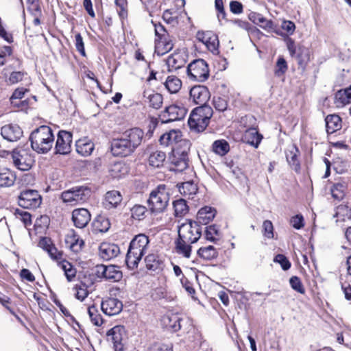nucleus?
I'll list each match as a JSON object with an SVG mask.
<instances>
[{"mask_svg": "<svg viewBox=\"0 0 351 351\" xmlns=\"http://www.w3.org/2000/svg\"><path fill=\"white\" fill-rule=\"evenodd\" d=\"M212 149L216 154L223 156L230 151V145L226 140H217L213 143Z\"/></svg>", "mask_w": 351, "mask_h": 351, "instance_id": "obj_44", "label": "nucleus"}, {"mask_svg": "<svg viewBox=\"0 0 351 351\" xmlns=\"http://www.w3.org/2000/svg\"><path fill=\"white\" fill-rule=\"evenodd\" d=\"M294 58L300 65L306 64L310 60L309 50L304 47H299Z\"/></svg>", "mask_w": 351, "mask_h": 351, "instance_id": "obj_47", "label": "nucleus"}, {"mask_svg": "<svg viewBox=\"0 0 351 351\" xmlns=\"http://www.w3.org/2000/svg\"><path fill=\"white\" fill-rule=\"evenodd\" d=\"M300 151L295 145H292L286 152V158L291 167L295 171L300 170V163L298 160Z\"/></svg>", "mask_w": 351, "mask_h": 351, "instance_id": "obj_27", "label": "nucleus"}, {"mask_svg": "<svg viewBox=\"0 0 351 351\" xmlns=\"http://www.w3.org/2000/svg\"><path fill=\"white\" fill-rule=\"evenodd\" d=\"M145 261L147 268L152 270H155L158 267L159 263L158 260L154 254L147 255L145 258Z\"/></svg>", "mask_w": 351, "mask_h": 351, "instance_id": "obj_59", "label": "nucleus"}, {"mask_svg": "<svg viewBox=\"0 0 351 351\" xmlns=\"http://www.w3.org/2000/svg\"><path fill=\"white\" fill-rule=\"evenodd\" d=\"M197 186L192 181L185 182L179 186V192L183 196L188 198H193V196L197 193Z\"/></svg>", "mask_w": 351, "mask_h": 351, "instance_id": "obj_38", "label": "nucleus"}, {"mask_svg": "<svg viewBox=\"0 0 351 351\" xmlns=\"http://www.w3.org/2000/svg\"><path fill=\"white\" fill-rule=\"evenodd\" d=\"M101 308L106 315L114 316L121 313L123 309V304L117 298H108L101 302Z\"/></svg>", "mask_w": 351, "mask_h": 351, "instance_id": "obj_15", "label": "nucleus"}, {"mask_svg": "<svg viewBox=\"0 0 351 351\" xmlns=\"http://www.w3.org/2000/svg\"><path fill=\"white\" fill-rule=\"evenodd\" d=\"M274 262L278 263L283 270H287L291 267V263L285 256L278 254L274 258Z\"/></svg>", "mask_w": 351, "mask_h": 351, "instance_id": "obj_61", "label": "nucleus"}, {"mask_svg": "<svg viewBox=\"0 0 351 351\" xmlns=\"http://www.w3.org/2000/svg\"><path fill=\"white\" fill-rule=\"evenodd\" d=\"M165 86L171 93H178L182 87V81L174 75L167 77Z\"/></svg>", "mask_w": 351, "mask_h": 351, "instance_id": "obj_41", "label": "nucleus"}, {"mask_svg": "<svg viewBox=\"0 0 351 351\" xmlns=\"http://www.w3.org/2000/svg\"><path fill=\"white\" fill-rule=\"evenodd\" d=\"M287 69V65L283 58H279L276 62V69L275 70L276 75L280 77L282 75Z\"/></svg>", "mask_w": 351, "mask_h": 351, "instance_id": "obj_58", "label": "nucleus"}, {"mask_svg": "<svg viewBox=\"0 0 351 351\" xmlns=\"http://www.w3.org/2000/svg\"><path fill=\"white\" fill-rule=\"evenodd\" d=\"M186 54L182 51H177L169 56L166 60L168 71L173 72L183 67L186 62Z\"/></svg>", "mask_w": 351, "mask_h": 351, "instance_id": "obj_17", "label": "nucleus"}, {"mask_svg": "<svg viewBox=\"0 0 351 351\" xmlns=\"http://www.w3.org/2000/svg\"><path fill=\"white\" fill-rule=\"evenodd\" d=\"M72 134L69 132L60 130L56 143V152L60 154H68L71 150Z\"/></svg>", "mask_w": 351, "mask_h": 351, "instance_id": "obj_12", "label": "nucleus"}, {"mask_svg": "<svg viewBox=\"0 0 351 351\" xmlns=\"http://www.w3.org/2000/svg\"><path fill=\"white\" fill-rule=\"evenodd\" d=\"M215 8L217 11V18L219 21H221V19L226 18V12L223 7V0H215Z\"/></svg>", "mask_w": 351, "mask_h": 351, "instance_id": "obj_63", "label": "nucleus"}, {"mask_svg": "<svg viewBox=\"0 0 351 351\" xmlns=\"http://www.w3.org/2000/svg\"><path fill=\"white\" fill-rule=\"evenodd\" d=\"M291 288L300 293H304L305 289L300 279L297 276H292L289 280Z\"/></svg>", "mask_w": 351, "mask_h": 351, "instance_id": "obj_56", "label": "nucleus"}, {"mask_svg": "<svg viewBox=\"0 0 351 351\" xmlns=\"http://www.w3.org/2000/svg\"><path fill=\"white\" fill-rule=\"evenodd\" d=\"M95 226L99 232H106L110 228V222L108 218L99 216L95 221Z\"/></svg>", "mask_w": 351, "mask_h": 351, "instance_id": "obj_52", "label": "nucleus"}, {"mask_svg": "<svg viewBox=\"0 0 351 351\" xmlns=\"http://www.w3.org/2000/svg\"><path fill=\"white\" fill-rule=\"evenodd\" d=\"M115 4L117 6V11L119 16L124 19L128 15V11L126 9L127 2L125 0H115Z\"/></svg>", "mask_w": 351, "mask_h": 351, "instance_id": "obj_57", "label": "nucleus"}, {"mask_svg": "<svg viewBox=\"0 0 351 351\" xmlns=\"http://www.w3.org/2000/svg\"><path fill=\"white\" fill-rule=\"evenodd\" d=\"M190 98L195 104L200 106H206V104L209 100L210 95L208 88L202 85H196L190 90Z\"/></svg>", "mask_w": 351, "mask_h": 351, "instance_id": "obj_13", "label": "nucleus"}, {"mask_svg": "<svg viewBox=\"0 0 351 351\" xmlns=\"http://www.w3.org/2000/svg\"><path fill=\"white\" fill-rule=\"evenodd\" d=\"M213 113V109L209 106H200L195 108L188 121L191 130L197 132H203L208 126Z\"/></svg>", "mask_w": 351, "mask_h": 351, "instance_id": "obj_3", "label": "nucleus"}, {"mask_svg": "<svg viewBox=\"0 0 351 351\" xmlns=\"http://www.w3.org/2000/svg\"><path fill=\"white\" fill-rule=\"evenodd\" d=\"M66 245L75 253H77L81 251L82 247L84 245V242L82 239H80L79 237L75 234L73 232L71 234H68L65 238Z\"/></svg>", "mask_w": 351, "mask_h": 351, "instance_id": "obj_31", "label": "nucleus"}, {"mask_svg": "<svg viewBox=\"0 0 351 351\" xmlns=\"http://www.w3.org/2000/svg\"><path fill=\"white\" fill-rule=\"evenodd\" d=\"M128 172V167L122 162H115L110 169V176L117 179L122 178L123 176L126 175Z\"/></svg>", "mask_w": 351, "mask_h": 351, "instance_id": "obj_45", "label": "nucleus"}, {"mask_svg": "<svg viewBox=\"0 0 351 351\" xmlns=\"http://www.w3.org/2000/svg\"><path fill=\"white\" fill-rule=\"evenodd\" d=\"M250 19L255 24L267 32H272L276 27V25L271 20H268L258 13H252L249 16Z\"/></svg>", "mask_w": 351, "mask_h": 351, "instance_id": "obj_25", "label": "nucleus"}, {"mask_svg": "<svg viewBox=\"0 0 351 351\" xmlns=\"http://www.w3.org/2000/svg\"><path fill=\"white\" fill-rule=\"evenodd\" d=\"M41 202V196L36 190L23 191L19 197V206L27 209H35L40 206Z\"/></svg>", "mask_w": 351, "mask_h": 351, "instance_id": "obj_8", "label": "nucleus"}, {"mask_svg": "<svg viewBox=\"0 0 351 351\" xmlns=\"http://www.w3.org/2000/svg\"><path fill=\"white\" fill-rule=\"evenodd\" d=\"M108 337L111 339L115 351H123V341L125 337V330L122 326H116L108 332Z\"/></svg>", "mask_w": 351, "mask_h": 351, "instance_id": "obj_16", "label": "nucleus"}, {"mask_svg": "<svg viewBox=\"0 0 351 351\" xmlns=\"http://www.w3.org/2000/svg\"><path fill=\"white\" fill-rule=\"evenodd\" d=\"M143 136L144 132L142 130L134 128L126 130L121 136L128 142V144L130 145L131 148L134 151L141 145Z\"/></svg>", "mask_w": 351, "mask_h": 351, "instance_id": "obj_18", "label": "nucleus"}, {"mask_svg": "<svg viewBox=\"0 0 351 351\" xmlns=\"http://www.w3.org/2000/svg\"><path fill=\"white\" fill-rule=\"evenodd\" d=\"M182 320L179 315L175 314L165 315L162 319L163 325L167 328H171L174 332L181 328Z\"/></svg>", "mask_w": 351, "mask_h": 351, "instance_id": "obj_33", "label": "nucleus"}, {"mask_svg": "<svg viewBox=\"0 0 351 351\" xmlns=\"http://www.w3.org/2000/svg\"><path fill=\"white\" fill-rule=\"evenodd\" d=\"M197 254L199 257L204 260L210 261L217 257V250L213 245H208L200 247Z\"/></svg>", "mask_w": 351, "mask_h": 351, "instance_id": "obj_39", "label": "nucleus"}, {"mask_svg": "<svg viewBox=\"0 0 351 351\" xmlns=\"http://www.w3.org/2000/svg\"><path fill=\"white\" fill-rule=\"evenodd\" d=\"M88 287L84 284L81 283L80 285H76L75 286V289L76 291L75 297L77 299L83 301L88 295V291H87Z\"/></svg>", "mask_w": 351, "mask_h": 351, "instance_id": "obj_54", "label": "nucleus"}, {"mask_svg": "<svg viewBox=\"0 0 351 351\" xmlns=\"http://www.w3.org/2000/svg\"><path fill=\"white\" fill-rule=\"evenodd\" d=\"M72 220L75 227L83 228L90 220V214L87 209L77 208L72 213Z\"/></svg>", "mask_w": 351, "mask_h": 351, "instance_id": "obj_21", "label": "nucleus"}, {"mask_svg": "<svg viewBox=\"0 0 351 351\" xmlns=\"http://www.w3.org/2000/svg\"><path fill=\"white\" fill-rule=\"evenodd\" d=\"M337 222L345 221L347 219H351V209L346 205H339L337 207L335 213Z\"/></svg>", "mask_w": 351, "mask_h": 351, "instance_id": "obj_46", "label": "nucleus"}, {"mask_svg": "<svg viewBox=\"0 0 351 351\" xmlns=\"http://www.w3.org/2000/svg\"><path fill=\"white\" fill-rule=\"evenodd\" d=\"M128 143V142L125 141L122 136L119 138L114 139L111 145L113 155L123 157L132 153L134 150L131 148L130 145Z\"/></svg>", "mask_w": 351, "mask_h": 351, "instance_id": "obj_20", "label": "nucleus"}, {"mask_svg": "<svg viewBox=\"0 0 351 351\" xmlns=\"http://www.w3.org/2000/svg\"><path fill=\"white\" fill-rule=\"evenodd\" d=\"M149 243L148 237L143 234L136 236L132 240L125 258V263L130 269L137 267L147 250Z\"/></svg>", "mask_w": 351, "mask_h": 351, "instance_id": "obj_2", "label": "nucleus"}, {"mask_svg": "<svg viewBox=\"0 0 351 351\" xmlns=\"http://www.w3.org/2000/svg\"><path fill=\"white\" fill-rule=\"evenodd\" d=\"M181 138L182 134L180 131L172 130L168 132L163 134L160 136L159 141L161 145L165 146H168L169 145L176 143L178 142H181L185 145H189L190 144L189 142L187 141H182Z\"/></svg>", "mask_w": 351, "mask_h": 351, "instance_id": "obj_22", "label": "nucleus"}, {"mask_svg": "<svg viewBox=\"0 0 351 351\" xmlns=\"http://www.w3.org/2000/svg\"><path fill=\"white\" fill-rule=\"evenodd\" d=\"M88 313L94 325L99 326L103 324L102 317L101 315L98 313L97 308L94 305L88 307Z\"/></svg>", "mask_w": 351, "mask_h": 351, "instance_id": "obj_51", "label": "nucleus"}, {"mask_svg": "<svg viewBox=\"0 0 351 351\" xmlns=\"http://www.w3.org/2000/svg\"><path fill=\"white\" fill-rule=\"evenodd\" d=\"M169 202V192L165 184H160L149 194L147 204L150 211L160 213L166 209Z\"/></svg>", "mask_w": 351, "mask_h": 351, "instance_id": "obj_4", "label": "nucleus"}, {"mask_svg": "<svg viewBox=\"0 0 351 351\" xmlns=\"http://www.w3.org/2000/svg\"><path fill=\"white\" fill-rule=\"evenodd\" d=\"M16 179L14 171L5 167H0V186L10 187L14 185Z\"/></svg>", "mask_w": 351, "mask_h": 351, "instance_id": "obj_26", "label": "nucleus"}, {"mask_svg": "<svg viewBox=\"0 0 351 351\" xmlns=\"http://www.w3.org/2000/svg\"><path fill=\"white\" fill-rule=\"evenodd\" d=\"M263 234L268 239L274 237L273 224L269 220H265L263 223Z\"/></svg>", "mask_w": 351, "mask_h": 351, "instance_id": "obj_62", "label": "nucleus"}, {"mask_svg": "<svg viewBox=\"0 0 351 351\" xmlns=\"http://www.w3.org/2000/svg\"><path fill=\"white\" fill-rule=\"evenodd\" d=\"M156 51L158 54L163 55L173 48V40L168 34L159 39H156Z\"/></svg>", "mask_w": 351, "mask_h": 351, "instance_id": "obj_24", "label": "nucleus"}, {"mask_svg": "<svg viewBox=\"0 0 351 351\" xmlns=\"http://www.w3.org/2000/svg\"><path fill=\"white\" fill-rule=\"evenodd\" d=\"M91 195V190L86 186H75L62 192L60 198L62 202L71 206L83 204Z\"/></svg>", "mask_w": 351, "mask_h": 351, "instance_id": "obj_5", "label": "nucleus"}, {"mask_svg": "<svg viewBox=\"0 0 351 351\" xmlns=\"http://www.w3.org/2000/svg\"><path fill=\"white\" fill-rule=\"evenodd\" d=\"M14 166L21 171L29 170L32 164V158L26 149H15L10 154Z\"/></svg>", "mask_w": 351, "mask_h": 351, "instance_id": "obj_9", "label": "nucleus"}, {"mask_svg": "<svg viewBox=\"0 0 351 351\" xmlns=\"http://www.w3.org/2000/svg\"><path fill=\"white\" fill-rule=\"evenodd\" d=\"M187 75L191 80L203 82L209 77V68L203 59H196L187 66Z\"/></svg>", "mask_w": 351, "mask_h": 351, "instance_id": "obj_6", "label": "nucleus"}, {"mask_svg": "<svg viewBox=\"0 0 351 351\" xmlns=\"http://www.w3.org/2000/svg\"><path fill=\"white\" fill-rule=\"evenodd\" d=\"M185 152H182V158L180 159H177L176 158L172 159V164H173L176 168V171H182L187 168L188 167V161L186 158V155L184 154Z\"/></svg>", "mask_w": 351, "mask_h": 351, "instance_id": "obj_55", "label": "nucleus"}, {"mask_svg": "<svg viewBox=\"0 0 351 351\" xmlns=\"http://www.w3.org/2000/svg\"><path fill=\"white\" fill-rule=\"evenodd\" d=\"M147 211L145 206L136 204L130 209L131 217L136 220H142L145 218Z\"/></svg>", "mask_w": 351, "mask_h": 351, "instance_id": "obj_49", "label": "nucleus"}, {"mask_svg": "<svg viewBox=\"0 0 351 351\" xmlns=\"http://www.w3.org/2000/svg\"><path fill=\"white\" fill-rule=\"evenodd\" d=\"M202 234V228L196 221L191 220L182 223L178 230V237L194 243L197 242Z\"/></svg>", "mask_w": 351, "mask_h": 351, "instance_id": "obj_7", "label": "nucleus"}, {"mask_svg": "<svg viewBox=\"0 0 351 351\" xmlns=\"http://www.w3.org/2000/svg\"><path fill=\"white\" fill-rule=\"evenodd\" d=\"M58 265L64 271L66 280L69 282L73 281L75 278L77 271L71 263L66 260H62L58 263Z\"/></svg>", "mask_w": 351, "mask_h": 351, "instance_id": "obj_40", "label": "nucleus"}, {"mask_svg": "<svg viewBox=\"0 0 351 351\" xmlns=\"http://www.w3.org/2000/svg\"><path fill=\"white\" fill-rule=\"evenodd\" d=\"M166 158V154L162 151L155 150L150 153L148 163L150 166L159 168L162 166Z\"/></svg>", "mask_w": 351, "mask_h": 351, "instance_id": "obj_36", "label": "nucleus"}, {"mask_svg": "<svg viewBox=\"0 0 351 351\" xmlns=\"http://www.w3.org/2000/svg\"><path fill=\"white\" fill-rule=\"evenodd\" d=\"M173 208L176 217H182L188 213V206L186 201L183 199L173 202Z\"/></svg>", "mask_w": 351, "mask_h": 351, "instance_id": "obj_48", "label": "nucleus"}, {"mask_svg": "<svg viewBox=\"0 0 351 351\" xmlns=\"http://www.w3.org/2000/svg\"><path fill=\"white\" fill-rule=\"evenodd\" d=\"M149 351H172V349L168 345L155 343L152 345Z\"/></svg>", "mask_w": 351, "mask_h": 351, "instance_id": "obj_64", "label": "nucleus"}, {"mask_svg": "<svg viewBox=\"0 0 351 351\" xmlns=\"http://www.w3.org/2000/svg\"><path fill=\"white\" fill-rule=\"evenodd\" d=\"M29 141L33 150L45 154L52 148L54 136L50 127L41 125L31 133Z\"/></svg>", "mask_w": 351, "mask_h": 351, "instance_id": "obj_1", "label": "nucleus"}, {"mask_svg": "<svg viewBox=\"0 0 351 351\" xmlns=\"http://www.w3.org/2000/svg\"><path fill=\"white\" fill-rule=\"evenodd\" d=\"M191 243L178 237L176 241V251L183 257L189 258L191 254Z\"/></svg>", "mask_w": 351, "mask_h": 351, "instance_id": "obj_35", "label": "nucleus"}, {"mask_svg": "<svg viewBox=\"0 0 351 351\" xmlns=\"http://www.w3.org/2000/svg\"><path fill=\"white\" fill-rule=\"evenodd\" d=\"M28 90L25 88H16L12 95L10 97L11 104L16 107L24 106L27 105V102L25 100L23 101H18V99H21L24 97V95Z\"/></svg>", "mask_w": 351, "mask_h": 351, "instance_id": "obj_43", "label": "nucleus"}, {"mask_svg": "<svg viewBox=\"0 0 351 351\" xmlns=\"http://www.w3.org/2000/svg\"><path fill=\"white\" fill-rule=\"evenodd\" d=\"M120 250L117 245L103 243L99 246V256L104 261H109L117 256Z\"/></svg>", "mask_w": 351, "mask_h": 351, "instance_id": "obj_23", "label": "nucleus"}, {"mask_svg": "<svg viewBox=\"0 0 351 351\" xmlns=\"http://www.w3.org/2000/svg\"><path fill=\"white\" fill-rule=\"evenodd\" d=\"M96 272L98 277H102L111 282H118L122 278V272L115 265H99L96 267Z\"/></svg>", "mask_w": 351, "mask_h": 351, "instance_id": "obj_11", "label": "nucleus"}, {"mask_svg": "<svg viewBox=\"0 0 351 351\" xmlns=\"http://www.w3.org/2000/svg\"><path fill=\"white\" fill-rule=\"evenodd\" d=\"M216 211L214 208L205 206L202 208L197 214V223L206 225L215 216Z\"/></svg>", "mask_w": 351, "mask_h": 351, "instance_id": "obj_32", "label": "nucleus"}, {"mask_svg": "<svg viewBox=\"0 0 351 351\" xmlns=\"http://www.w3.org/2000/svg\"><path fill=\"white\" fill-rule=\"evenodd\" d=\"M186 113V108L173 104L165 108L160 114V118L163 123H169L184 119Z\"/></svg>", "mask_w": 351, "mask_h": 351, "instance_id": "obj_10", "label": "nucleus"}, {"mask_svg": "<svg viewBox=\"0 0 351 351\" xmlns=\"http://www.w3.org/2000/svg\"><path fill=\"white\" fill-rule=\"evenodd\" d=\"M262 138V135L255 128L247 130L244 134L245 141L255 148L258 147Z\"/></svg>", "mask_w": 351, "mask_h": 351, "instance_id": "obj_34", "label": "nucleus"}, {"mask_svg": "<svg viewBox=\"0 0 351 351\" xmlns=\"http://www.w3.org/2000/svg\"><path fill=\"white\" fill-rule=\"evenodd\" d=\"M345 186L343 184L337 183L331 189L332 196L336 199H341L344 196Z\"/></svg>", "mask_w": 351, "mask_h": 351, "instance_id": "obj_53", "label": "nucleus"}, {"mask_svg": "<svg viewBox=\"0 0 351 351\" xmlns=\"http://www.w3.org/2000/svg\"><path fill=\"white\" fill-rule=\"evenodd\" d=\"M121 201L122 195L120 192L116 190H112L106 193L104 204L106 208L110 209L117 207Z\"/></svg>", "mask_w": 351, "mask_h": 351, "instance_id": "obj_29", "label": "nucleus"}, {"mask_svg": "<svg viewBox=\"0 0 351 351\" xmlns=\"http://www.w3.org/2000/svg\"><path fill=\"white\" fill-rule=\"evenodd\" d=\"M213 104L215 109L220 112H223L227 109L228 107L227 101L225 99L220 97H214Z\"/></svg>", "mask_w": 351, "mask_h": 351, "instance_id": "obj_60", "label": "nucleus"}, {"mask_svg": "<svg viewBox=\"0 0 351 351\" xmlns=\"http://www.w3.org/2000/svg\"><path fill=\"white\" fill-rule=\"evenodd\" d=\"M22 129L16 124H8L3 126L1 130L2 137L10 142L19 140L23 136Z\"/></svg>", "mask_w": 351, "mask_h": 351, "instance_id": "obj_19", "label": "nucleus"}, {"mask_svg": "<svg viewBox=\"0 0 351 351\" xmlns=\"http://www.w3.org/2000/svg\"><path fill=\"white\" fill-rule=\"evenodd\" d=\"M143 96L148 99L149 106L153 108L158 109L161 107L162 96L160 94L157 93H148L147 91H144Z\"/></svg>", "mask_w": 351, "mask_h": 351, "instance_id": "obj_42", "label": "nucleus"}, {"mask_svg": "<svg viewBox=\"0 0 351 351\" xmlns=\"http://www.w3.org/2000/svg\"><path fill=\"white\" fill-rule=\"evenodd\" d=\"M341 119L336 114L328 115L326 118V130L328 133H334L341 127Z\"/></svg>", "mask_w": 351, "mask_h": 351, "instance_id": "obj_37", "label": "nucleus"}, {"mask_svg": "<svg viewBox=\"0 0 351 351\" xmlns=\"http://www.w3.org/2000/svg\"><path fill=\"white\" fill-rule=\"evenodd\" d=\"M77 152L82 156H88L94 150V144L87 138L79 139L75 143Z\"/></svg>", "mask_w": 351, "mask_h": 351, "instance_id": "obj_30", "label": "nucleus"}, {"mask_svg": "<svg viewBox=\"0 0 351 351\" xmlns=\"http://www.w3.org/2000/svg\"><path fill=\"white\" fill-rule=\"evenodd\" d=\"M197 39L206 45L207 49L213 53L217 51L219 45L217 36L211 31H199L197 33Z\"/></svg>", "mask_w": 351, "mask_h": 351, "instance_id": "obj_14", "label": "nucleus"}, {"mask_svg": "<svg viewBox=\"0 0 351 351\" xmlns=\"http://www.w3.org/2000/svg\"><path fill=\"white\" fill-rule=\"evenodd\" d=\"M351 103V86L338 90L335 95V104L337 108H343Z\"/></svg>", "mask_w": 351, "mask_h": 351, "instance_id": "obj_28", "label": "nucleus"}, {"mask_svg": "<svg viewBox=\"0 0 351 351\" xmlns=\"http://www.w3.org/2000/svg\"><path fill=\"white\" fill-rule=\"evenodd\" d=\"M205 235L207 240L215 242L219 238V230L216 225L209 226L206 228Z\"/></svg>", "mask_w": 351, "mask_h": 351, "instance_id": "obj_50", "label": "nucleus"}]
</instances>
